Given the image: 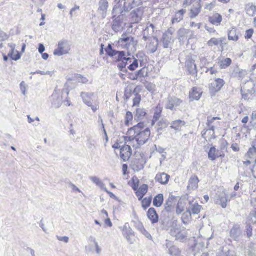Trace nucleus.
Wrapping results in <instances>:
<instances>
[{
    "label": "nucleus",
    "instance_id": "f257e3e1",
    "mask_svg": "<svg viewBox=\"0 0 256 256\" xmlns=\"http://www.w3.org/2000/svg\"><path fill=\"white\" fill-rule=\"evenodd\" d=\"M144 124L140 122L130 128L128 131L130 136H124L126 143L128 142L133 143L135 140L137 144L136 146L134 145L133 146H135L136 148L146 144L150 138V131L148 128L144 130Z\"/></svg>",
    "mask_w": 256,
    "mask_h": 256
},
{
    "label": "nucleus",
    "instance_id": "f03ea898",
    "mask_svg": "<svg viewBox=\"0 0 256 256\" xmlns=\"http://www.w3.org/2000/svg\"><path fill=\"white\" fill-rule=\"evenodd\" d=\"M105 51L108 56L113 58V60L116 62H120L121 60H126V54L124 51L120 52L114 50L112 46L108 44L106 48H105Z\"/></svg>",
    "mask_w": 256,
    "mask_h": 256
},
{
    "label": "nucleus",
    "instance_id": "7ed1b4c3",
    "mask_svg": "<svg viewBox=\"0 0 256 256\" xmlns=\"http://www.w3.org/2000/svg\"><path fill=\"white\" fill-rule=\"evenodd\" d=\"M128 63H132L128 66V68L131 70L134 71L136 70L138 66V60L135 58H126V60H121L118 64V69L123 72H127L126 66Z\"/></svg>",
    "mask_w": 256,
    "mask_h": 256
},
{
    "label": "nucleus",
    "instance_id": "20e7f679",
    "mask_svg": "<svg viewBox=\"0 0 256 256\" xmlns=\"http://www.w3.org/2000/svg\"><path fill=\"white\" fill-rule=\"evenodd\" d=\"M70 42L63 40L58 42V48L54 50V54L59 56L68 54L70 50Z\"/></svg>",
    "mask_w": 256,
    "mask_h": 256
},
{
    "label": "nucleus",
    "instance_id": "39448f33",
    "mask_svg": "<svg viewBox=\"0 0 256 256\" xmlns=\"http://www.w3.org/2000/svg\"><path fill=\"white\" fill-rule=\"evenodd\" d=\"M118 42L123 48L126 49H129L131 46H134L136 44V42L134 41V38L126 34L122 36Z\"/></svg>",
    "mask_w": 256,
    "mask_h": 256
},
{
    "label": "nucleus",
    "instance_id": "423d86ee",
    "mask_svg": "<svg viewBox=\"0 0 256 256\" xmlns=\"http://www.w3.org/2000/svg\"><path fill=\"white\" fill-rule=\"evenodd\" d=\"M182 103V101L180 99L176 96H169L168 98L166 104V108L171 110H174Z\"/></svg>",
    "mask_w": 256,
    "mask_h": 256
},
{
    "label": "nucleus",
    "instance_id": "0eeeda50",
    "mask_svg": "<svg viewBox=\"0 0 256 256\" xmlns=\"http://www.w3.org/2000/svg\"><path fill=\"white\" fill-rule=\"evenodd\" d=\"M81 96L84 104L88 106L91 107L94 112L96 111V108L94 106L95 102L93 100L94 94H88L82 92Z\"/></svg>",
    "mask_w": 256,
    "mask_h": 256
},
{
    "label": "nucleus",
    "instance_id": "6e6552de",
    "mask_svg": "<svg viewBox=\"0 0 256 256\" xmlns=\"http://www.w3.org/2000/svg\"><path fill=\"white\" fill-rule=\"evenodd\" d=\"M128 142V144H125L120 148V158L124 162L128 161L132 155L130 146L132 145V142Z\"/></svg>",
    "mask_w": 256,
    "mask_h": 256
},
{
    "label": "nucleus",
    "instance_id": "1a4fd4ad",
    "mask_svg": "<svg viewBox=\"0 0 256 256\" xmlns=\"http://www.w3.org/2000/svg\"><path fill=\"white\" fill-rule=\"evenodd\" d=\"M228 201H230V200H228V196L224 192L218 195L215 200L216 204L220 205L224 208H226Z\"/></svg>",
    "mask_w": 256,
    "mask_h": 256
},
{
    "label": "nucleus",
    "instance_id": "9d476101",
    "mask_svg": "<svg viewBox=\"0 0 256 256\" xmlns=\"http://www.w3.org/2000/svg\"><path fill=\"white\" fill-rule=\"evenodd\" d=\"M195 61L191 58H187L186 66L190 74L196 76H197V68L195 64Z\"/></svg>",
    "mask_w": 256,
    "mask_h": 256
},
{
    "label": "nucleus",
    "instance_id": "9b49d317",
    "mask_svg": "<svg viewBox=\"0 0 256 256\" xmlns=\"http://www.w3.org/2000/svg\"><path fill=\"white\" fill-rule=\"evenodd\" d=\"M170 234L172 236L176 238V240L180 242H184L187 238L186 232H181L178 229H172Z\"/></svg>",
    "mask_w": 256,
    "mask_h": 256
},
{
    "label": "nucleus",
    "instance_id": "f8f14e48",
    "mask_svg": "<svg viewBox=\"0 0 256 256\" xmlns=\"http://www.w3.org/2000/svg\"><path fill=\"white\" fill-rule=\"evenodd\" d=\"M224 82L222 79L216 78L211 83L210 90L212 92H216L220 90L224 86Z\"/></svg>",
    "mask_w": 256,
    "mask_h": 256
},
{
    "label": "nucleus",
    "instance_id": "ddd939ff",
    "mask_svg": "<svg viewBox=\"0 0 256 256\" xmlns=\"http://www.w3.org/2000/svg\"><path fill=\"white\" fill-rule=\"evenodd\" d=\"M98 12L100 16L98 17L104 19L106 16L107 10L108 6V2L105 1V0H100Z\"/></svg>",
    "mask_w": 256,
    "mask_h": 256
},
{
    "label": "nucleus",
    "instance_id": "4468645a",
    "mask_svg": "<svg viewBox=\"0 0 256 256\" xmlns=\"http://www.w3.org/2000/svg\"><path fill=\"white\" fill-rule=\"evenodd\" d=\"M148 43L146 46V48L150 54L154 53L158 49V39L155 37L150 39V40H148Z\"/></svg>",
    "mask_w": 256,
    "mask_h": 256
},
{
    "label": "nucleus",
    "instance_id": "2eb2a0df",
    "mask_svg": "<svg viewBox=\"0 0 256 256\" xmlns=\"http://www.w3.org/2000/svg\"><path fill=\"white\" fill-rule=\"evenodd\" d=\"M63 98L61 94L54 92L52 95V104L55 108H59L63 102Z\"/></svg>",
    "mask_w": 256,
    "mask_h": 256
},
{
    "label": "nucleus",
    "instance_id": "dca6fc26",
    "mask_svg": "<svg viewBox=\"0 0 256 256\" xmlns=\"http://www.w3.org/2000/svg\"><path fill=\"white\" fill-rule=\"evenodd\" d=\"M176 203V197L172 194H170L168 198L166 200L164 204L165 210L167 212H171L174 208Z\"/></svg>",
    "mask_w": 256,
    "mask_h": 256
},
{
    "label": "nucleus",
    "instance_id": "f3484780",
    "mask_svg": "<svg viewBox=\"0 0 256 256\" xmlns=\"http://www.w3.org/2000/svg\"><path fill=\"white\" fill-rule=\"evenodd\" d=\"M208 155L209 158L212 161L218 158L224 157V154L222 152L216 150L214 147L210 148Z\"/></svg>",
    "mask_w": 256,
    "mask_h": 256
},
{
    "label": "nucleus",
    "instance_id": "a211bd4d",
    "mask_svg": "<svg viewBox=\"0 0 256 256\" xmlns=\"http://www.w3.org/2000/svg\"><path fill=\"white\" fill-rule=\"evenodd\" d=\"M242 235V231L239 225H234L230 232V236L234 240H238Z\"/></svg>",
    "mask_w": 256,
    "mask_h": 256
},
{
    "label": "nucleus",
    "instance_id": "6ab92c4d",
    "mask_svg": "<svg viewBox=\"0 0 256 256\" xmlns=\"http://www.w3.org/2000/svg\"><path fill=\"white\" fill-rule=\"evenodd\" d=\"M200 2V0H197L193 6V8L191 9L190 13V18H196L200 13L201 11Z\"/></svg>",
    "mask_w": 256,
    "mask_h": 256
},
{
    "label": "nucleus",
    "instance_id": "aec40b11",
    "mask_svg": "<svg viewBox=\"0 0 256 256\" xmlns=\"http://www.w3.org/2000/svg\"><path fill=\"white\" fill-rule=\"evenodd\" d=\"M170 176L164 173H158L156 174L155 180L156 182H160L162 184H166L168 183Z\"/></svg>",
    "mask_w": 256,
    "mask_h": 256
},
{
    "label": "nucleus",
    "instance_id": "412c9836",
    "mask_svg": "<svg viewBox=\"0 0 256 256\" xmlns=\"http://www.w3.org/2000/svg\"><path fill=\"white\" fill-rule=\"evenodd\" d=\"M148 218L150 220L152 224L157 223L158 221V216L156 213V210L154 208H150L148 212Z\"/></svg>",
    "mask_w": 256,
    "mask_h": 256
},
{
    "label": "nucleus",
    "instance_id": "4be33fe9",
    "mask_svg": "<svg viewBox=\"0 0 256 256\" xmlns=\"http://www.w3.org/2000/svg\"><path fill=\"white\" fill-rule=\"evenodd\" d=\"M199 182L198 176H192L190 179L188 184V189L189 190H194L198 188V184Z\"/></svg>",
    "mask_w": 256,
    "mask_h": 256
},
{
    "label": "nucleus",
    "instance_id": "5701e85b",
    "mask_svg": "<svg viewBox=\"0 0 256 256\" xmlns=\"http://www.w3.org/2000/svg\"><path fill=\"white\" fill-rule=\"evenodd\" d=\"M226 38H222L219 39L216 38H212L208 42V44L209 46H223L224 44H226Z\"/></svg>",
    "mask_w": 256,
    "mask_h": 256
},
{
    "label": "nucleus",
    "instance_id": "b1692460",
    "mask_svg": "<svg viewBox=\"0 0 256 256\" xmlns=\"http://www.w3.org/2000/svg\"><path fill=\"white\" fill-rule=\"evenodd\" d=\"M222 20V16L218 13H216L208 18V21L212 24L218 26Z\"/></svg>",
    "mask_w": 256,
    "mask_h": 256
},
{
    "label": "nucleus",
    "instance_id": "393cba45",
    "mask_svg": "<svg viewBox=\"0 0 256 256\" xmlns=\"http://www.w3.org/2000/svg\"><path fill=\"white\" fill-rule=\"evenodd\" d=\"M202 91L200 88H194L192 92L190 94V98L191 100H198L200 99Z\"/></svg>",
    "mask_w": 256,
    "mask_h": 256
},
{
    "label": "nucleus",
    "instance_id": "a878e982",
    "mask_svg": "<svg viewBox=\"0 0 256 256\" xmlns=\"http://www.w3.org/2000/svg\"><path fill=\"white\" fill-rule=\"evenodd\" d=\"M220 118L218 117H214L208 118L207 125L208 128V132H212V135L214 134V128L215 126L214 124V122L216 120H220Z\"/></svg>",
    "mask_w": 256,
    "mask_h": 256
},
{
    "label": "nucleus",
    "instance_id": "bb28decb",
    "mask_svg": "<svg viewBox=\"0 0 256 256\" xmlns=\"http://www.w3.org/2000/svg\"><path fill=\"white\" fill-rule=\"evenodd\" d=\"M89 244L86 246V248L88 252H92L94 253L96 250V242L95 238L94 237H90L88 240Z\"/></svg>",
    "mask_w": 256,
    "mask_h": 256
},
{
    "label": "nucleus",
    "instance_id": "cd10ccee",
    "mask_svg": "<svg viewBox=\"0 0 256 256\" xmlns=\"http://www.w3.org/2000/svg\"><path fill=\"white\" fill-rule=\"evenodd\" d=\"M162 108L160 105L158 106L155 110V112L152 122V126H154L155 123L158 121L161 117Z\"/></svg>",
    "mask_w": 256,
    "mask_h": 256
},
{
    "label": "nucleus",
    "instance_id": "c85d7f7f",
    "mask_svg": "<svg viewBox=\"0 0 256 256\" xmlns=\"http://www.w3.org/2000/svg\"><path fill=\"white\" fill-rule=\"evenodd\" d=\"M184 121L181 120H176L172 122L170 124V128L174 129L176 131H180L182 128L185 125Z\"/></svg>",
    "mask_w": 256,
    "mask_h": 256
},
{
    "label": "nucleus",
    "instance_id": "c756f323",
    "mask_svg": "<svg viewBox=\"0 0 256 256\" xmlns=\"http://www.w3.org/2000/svg\"><path fill=\"white\" fill-rule=\"evenodd\" d=\"M194 202V200L192 202H189V204L190 206L188 209H190L192 214H198L200 212L202 206L196 202L192 204Z\"/></svg>",
    "mask_w": 256,
    "mask_h": 256
},
{
    "label": "nucleus",
    "instance_id": "7c9ffc66",
    "mask_svg": "<svg viewBox=\"0 0 256 256\" xmlns=\"http://www.w3.org/2000/svg\"><path fill=\"white\" fill-rule=\"evenodd\" d=\"M148 190V186L146 184L142 185L139 190L136 192V195L138 196V200H142L144 195L147 193Z\"/></svg>",
    "mask_w": 256,
    "mask_h": 256
},
{
    "label": "nucleus",
    "instance_id": "2f4dec72",
    "mask_svg": "<svg viewBox=\"0 0 256 256\" xmlns=\"http://www.w3.org/2000/svg\"><path fill=\"white\" fill-rule=\"evenodd\" d=\"M148 72L147 68H144L138 72L136 74V78H134V80H138L142 82L143 78L148 76Z\"/></svg>",
    "mask_w": 256,
    "mask_h": 256
},
{
    "label": "nucleus",
    "instance_id": "473e14b6",
    "mask_svg": "<svg viewBox=\"0 0 256 256\" xmlns=\"http://www.w3.org/2000/svg\"><path fill=\"white\" fill-rule=\"evenodd\" d=\"M154 33V30L147 27L144 31L142 40H144L145 42H147L148 40H150V39L154 38V36H152Z\"/></svg>",
    "mask_w": 256,
    "mask_h": 256
},
{
    "label": "nucleus",
    "instance_id": "72a5a7b5",
    "mask_svg": "<svg viewBox=\"0 0 256 256\" xmlns=\"http://www.w3.org/2000/svg\"><path fill=\"white\" fill-rule=\"evenodd\" d=\"M164 196L162 194H158L154 199L153 204L154 206L160 207L164 202Z\"/></svg>",
    "mask_w": 256,
    "mask_h": 256
},
{
    "label": "nucleus",
    "instance_id": "f704fd0d",
    "mask_svg": "<svg viewBox=\"0 0 256 256\" xmlns=\"http://www.w3.org/2000/svg\"><path fill=\"white\" fill-rule=\"evenodd\" d=\"M146 116V112L145 110L143 108H138L136 111V114L135 116V119L137 120H142Z\"/></svg>",
    "mask_w": 256,
    "mask_h": 256
},
{
    "label": "nucleus",
    "instance_id": "c9c22d12",
    "mask_svg": "<svg viewBox=\"0 0 256 256\" xmlns=\"http://www.w3.org/2000/svg\"><path fill=\"white\" fill-rule=\"evenodd\" d=\"M131 15L132 20L135 22H138L142 19V14L138 9L133 10L131 13Z\"/></svg>",
    "mask_w": 256,
    "mask_h": 256
},
{
    "label": "nucleus",
    "instance_id": "e433bc0d",
    "mask_svg": "<svg viewBox=\"0 0 256 256\" xmlns=\"http://www.w3.org/2000/svg\"><path fill=\"white\" fill-rule=\"evenodd\" d=\"M190 30L184 28H180L178 32V39L184 40L185 38H188V34L190 33Z\"/></svg>",
    "mask_w": 256,
    "mask_h": 256
},
{
    "label": "nucleus",
    "instance_id": "4c0bfd02",
    "mask_svg": "<svg viewBox=\"0 0 256 256\" xmlns=\"http://www.w3.org/2000/svg\"><path fill=\"white\" fill-rule=\"evenodd\" d=\"M168 126V120L166 119L162 118L160 120L157 124L158 128L156 131L158 132H160L162 130L166 128Z\"/></svg>",
    "mask_w": 256,
    "mask_h": 256
},
{
    "label": "nucleus",
    "instance_id": "58836bf2",
    "mask_svg": "<svg viewBox=\"0 0 256 256\" xmlns=\"http://www.w3.org/2000/svg\"><path fill=\"white\" fill-rule=\"evenodd\" d=\"M8 56L12 60L16 61L20 58L21 54L16 50H11L8 54Z\"/></svg>",
    "mask_w": 256,
    "mask_h": 256
},
{
    "label": "nucleus",
    "instance_id": "ea45409f",
    "mask_svg": "<svg viewBox=\"0 0 256 256\" xmlns=\"http://www.w3.org/2000/svg\"><path fill=\"white\" fill-rule=\"evenodd\" d=\"M185 11L184 10H180L176 14L172 20V24L179 22L183 19L184 14Z\"/></svg>",
    "mask_w": 256,
    "mask_h": 256
},
{
    "label": "nucleus",
    "instance_id": "a19ab883",
    "mask_svg": "<svg viewBox=\"0 0 256 256\" xmlns=\"http://www.w3.org/2000/svg\"><path fill=\"white\" fill-rule=\"evenodd\" d=\"M192 213L190 209H188L186 212L183 214L182 216V220L184 224H188L191 218Z\"/></svg>",
    "mask_w": 256,
    "mask_h": 256
},
{
    "label": "nucleus",
    "instance_id": "79ce46f5",
    "mask_svg": "<svg viewBox=\"0 0 256 256\" xmlns=\"http://www.w3.org/2000/svg\"><path fill=\"white\" fill-rule=\"evenodd\" d=\"M228 39L230 40L237 41L238 40V36L237 34L236 30L234 28H232L228 34Z\"/></svg>",
    "mask_w": 256,
    "mask_h": 256
},
{
    "label": "nucleus",
    "instance_id": "37998d69",
    "mask_svg": "<svg viewBox=\"0 0 256 256\" xmlns=\"http://www.w3.org/2000/svg\"><path fill=\"white\" fill-rule=\"evenodd\" d=\"M172 38V37H170L167 36L166 34H163L162 42L163 44L164 48H169L170 44H171Z\"/></svg>",
    "mask_w": 256,
    "mask_h": 256
},
{
    "label": "nucleus",
    "instance_id": "c03bdc74",
    "mask_svg": "<svg viewBox=\"0 0 256 256\" xmlns=\"http://www.w3.org/2000/svg\"><path fill=\"white\" fill-rule=\"evenodd\" d=\"M241 93L242 95V98L243 99L245 100H248L250 98V96H252L251 92L249 90H246V89L245 86H244L241 90Z\"/></svg>",
    "mask_w": 256,
    "mask_h": 256
},
{
    "label": "nucleus",
    "instance_id": "a18cd8bd",
    "mask_svg": "<svg viewBox=\"0 0 256 256\" xmlns=\"http://www.w3.org/2000/svg\"><path fill=\"white\" fill-rule=\"evenodd\" d=\"M232 64V60L230 58H226L219 62L220 66L222 69H224L229 66Z\"/></svg>",
    "mask_w": 256,
    "mask_h": 256
},
{
    "label": "nucleus",
    "instance_id": "49530a36",
    "mask_svg": "<svg viewBox=\"0 0 256 256\" xmlns=\"http://www.w3.org/2000/svg\"><path fill=\"white\" fill-rule=\"evenodd\" d=\"M140 160H136L132 162V168L135 171H139L144 168V164L139 162Z\"/></svg>",
    "mask_w": 256,
    "mask_h": 256
},
{
    "label": "nucleus",
    "instance_id": "de8ad7c7",
    "mask_svg": "<svg viewBox=\"0 0 256 256\" xmlns=\"http://www.w3.org/2000/svg\"><path fill=\"white\" fill-rule=\"evenodd\" d=\"M102 216L103 218L105 219V220H104L105 224L109 226L110 227H112V224L111 222L110 218H108V214L106 210H103L102 212Z\"/></svg>",
    "mask_w": 256,
    "mask_h": 256
},
{
    "label": "nucleus",
    "instance_id": "09e8293b",
    "mask_svg": "<svg viewBox=\"0 0 256 256\" xmlns=\"http://www.w3.org/2000/svg\"><path fill=\"white\" fill-rule=\"evenodd\" d=\"M168 254L171 256H178L180 254V251L176 246H172L169 248Z\"/></svg>",
    "mask_w": 256,
    "mask_h": 256
},
{
    "label": "nucleus",
    "instance_id": "8fccbe9b",
    "mask_svg": "<svg viewBox=\"0 0 256 256\" xmlns=\"http://www.w3.org/2000/svg\"><path fill=\"white\" fill-rule=\"evenodd\" d=\"M101 122H102V124H101L100 130H99L103 138L104 139H105L106 142H108V136L107 133L106 132V130L104 128V124L102 123V120H101Z\"/></svg>",
    "mask_w": 256,
    "mask_h": 256
},
{
    "label": "nucleus",
    "instance_id": "3c124183",
    "mask_svg": "<svg viewBox=\"0 0 256 256\" xmlns=\"http://www.w3.org/2000/svg\"><path fill=\"white\" fill-rule=\"evenodd\" d=\"M134 232L126 224L123 228V234L126 237L134 234Z\"/></svg>",
    "mask_w": 256,
    "mask_h": 256
},
{
    "label": "nucleus",
    "instance_id": "603ef678",
    "mask_svg": "<svg viewBox=\"0 0 256 256\" xmlns=\"http://www.w3.org/2000/svg\"><path fill=\"white\" fill-rule=\"evenodd\" d=\"M152 202V197L146 198L142 201V206L144 210L148 208Z\"/></svg>",
    "mask_w": 256,
    "mask_h": 256
},
{
    "label": "nucleus",
    "instance_id": "864d4df0",
    "mask_svg": "<svg viewBox=\"0 0 256 256\" xmlns=\"http://www.w3.org/2000/svg\"><path fill=\"white\" fill-rule=\"evenodd\" d=\"M247 14L250 16H254L256 14V6H251L250 7L246 8Z\"/></svg>",
    "mask_w": 256,
    "mask_h": 256
},
{
    "label": "nucleus",
    "instance_id": "5fc2aeb1",
    "mask_svg": "<svg viewBox=\"0 0 256 256\" xmlns=\"http://www.w3.org/2000/svg\"><path fill=\"white\" fill-rule=\"evenodd\" d=\"M256 154V150L252 147L250 148L245 156L246 158H252Z\"/></svg>",
    "mask_w": 256,
    "mask_h": 256
},
{
    "label": "nucleus",
    "instance_id": "6e6d98bb",
    "mask_svg": "<svg viewBox=\"0 0 256 256\" xmlns=\"http://www.w3.org/2000/svg\"><path fill=\"white\" fill-rule=\"evenodd\" d=\"M133 119V115L131 112H128L126 116V121L125 124L126 126H128L130 122L132 121Z\"/></svg>",
    "mask_w": 256,
    "mask_h": 256
},
{
    "label": "nucleus",
    "instance_id": "4d7b16f0",
    "mask_svg": "<svg viewBox=\"0 0 256 256\" xmlns=\"http://www.w3.org/2000/svg\"><path fill=\"white\" fill-rule=\"evenodd\" d=\"M248 221L253 224L256 223V212L254 211L250 212L248 217Z\"/></svg>",
    "mask_w": 256,
    "mask_h": 256
},
{
    "label": "nucleus",
    "instance_id": "13d9d810",
    "mask_svg": "<svg viewBox=\"0 0 256 256\" xmlns=\"http://www.w3.org/2000/svg\"><path fill=\"white\" fill-rule=\"evenodd\" d=\"M184 211V206H182V202H179L176 208V213L177 214H180Z\"/></svg>",
    "mask_w": 256,
    "mask_h": 256
},
{
    "label": "nucleus",
    "instance_id": "bf43d9fd",
    "mask_svg": "<svg viewBox=\"0 0 256 256\" xmlns=\"http://www.w3.org/2000/svg\"><path fill=\"white\" fill-rule=\"evenodd\" d=\"M141 101V96L138 94L136 95L135 98L133 100L134 106H138Z\"/></svg>",
    "mask_w": 256,
    "mask_h": 256
},
{
    "label": "nucleus",
    "instance_id": "052dcab7",
    "mask_svg": "<svg viewBox=\"0 0 256 256\" xmlns=\"http://www.w3.org/2000/svg\"><path fill=\"white\" fill-rule=\"evenodd\" d=\"M145 86L147 90L150 92H152L154 90L155 86L152 83L147 82Z\"/></svg>",
    "mask_w": 256,
    "mask_h": 256
},
{
    "label": "nucleus",
    "instance_id": "680f3d73",
    "mask_svg": "<svg viewBox=\"0 0 256 256\" xmlns=\"http://www.w3.org/2000/svg\"><path fill=\"white\" fill-rule=\"evenodd\" d=\"M57 239L60 241L68 244L69 242V238L68 236H56Z\"/></svg>",
    "mask_w": 256,
    "mask_h": 256
},
{
    "label": "nucleus",
    "instance_id": "e2e57ef3",
    "mask_svg": "<svg viewBox=\"0 0 256 256\" xmlns=\"http://www.w3.org/2000/svg\"><path fill=\"white\" fill-rule=\"evenodd\" d=\"M135 226L141 232L145 230L142 224L140 222H136Z\"/></svg>",
    "mask_w": 256,
    "mask_h": 256
},
{
    "label": "nucleus",
    "instance_id": "0e129e2a",
    "mask_svg": "<svg viewBox=\"0 0 256 256\" xmlns=\"http://www.w3.org/2000/svg\"><path fill=\"white\" fill-rule=\"evenodd\" d=\"M76 78L78 80L79 82L82 84H86L88 82V79L86 78L83 77L82 75H78Z\"/></svg>",
    "mask_w": 256,
    "mask_h": 256
},
{
    "label": "nucleus",
    "instance_id": "69168bd1",
    "mask_svg": "<svg viewBox=\"0 0 256 256\" xmlns=\"http://www.w3.org/2000/svg\"><path fill=\"white\" fill-rule=\"evenodd\" d=\"M51 73L52 72L50 71L44 72V71H41V70H36V72H32V74H40L42 76H44V75H50L51 74Z\"/></svg>",
    "mask_w": 256,
    "mask_h": 256
},
{
    "label": "nucleus",
    "instance_id": "338daca9",
    "mask_svg": "<svg viewBox=\"0 0 256 256\" xmlns=\"http://www.w3.org/2000/svg\"><path fill=\"white\" fill-rule=\"evenodd\" d=\"M254 34V30L252 29H250L246 31V38L247 39L250 38Z\"/></svg>",
    "mask_w": 256,
    "mask_h": 256
},
{
    "label": "nucleus",
    "instance_id": "774afa93",
    "mask_svg": "<svg viewBox=\"0 0 256 256\" xmlns=\"http://www.w3.org/2000/svg\"><path fill=\"white\" fill-rule=\"evenodd\" d=\"M252 227L250 225H248V226H247V235H248V238H250V236H252Z\"/></svg>",
    "mask_w": 256,
    "mask_h": 256
}]
</instances>
